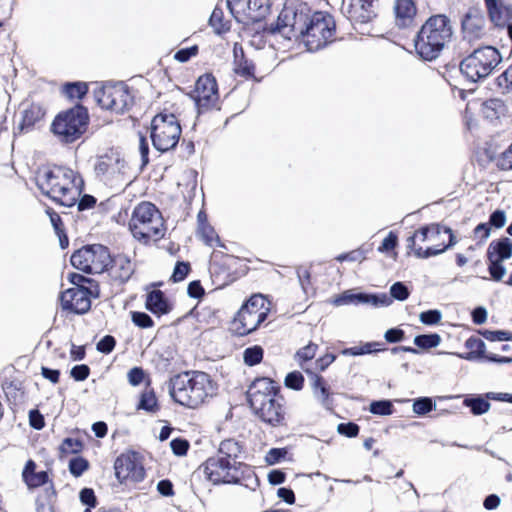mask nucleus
<instances>
[{"mask_svg": "<svg viewBox=\"0 0 512 512\" xmlns=\"http://www.w3.org/2000/svg\"><path fill=\"white\" fill-rule=\"evenodd\" d=\"M217 391V382L203 371H184L169 381V394L173 401L189 409H197L209 402Z\"/></svg>", "mask_w": 512, "mask_h": 512, "instance_id": "f257e3e1", "label": "nucleus"}, {"mask_svg": "<svg viewBox=\"0 0 512 512\" xmlns=\"http://www.w3.org/2000/svg\"><path fill=\"white\" fill-rule=\"evenodd\" d=\"M36 182L43 194L66 207L78 201L83 186V180L75 171L61 166L40 171Z\"/></svg>", "mask_w": 512, "mask_h": 512, "instance_id": "f03ea898", "label": "nucleus"}, {"mask_svg": "<svg viewBox=\"0 0 512 512\" xmlns=\"http://www.w3.org/2000/svg\"><path fill=\"white\" fill-rule=\"evenodd\" d=\"M453 27L444 14L429 17L421 26L415 39V50L424 60L436 59L451 41Z\"/></svg>", "mask_w": 512, "mask_h": 512, "instance_id": "7ed1b4c3", "label": "nucleus"}, {"mask_svg": "<svg viewBox=\"0 0 512 512\" xmlns=\"http://www.w3.org/2000/svg\"><path fill=\"white\" fill-rule=\"evenodd\" d=\"M129 228L133 237L144 243L162 238L165 232L162 215L150 202H142L135 207Z\"/></svg>", "mask_w": 512, "mask_h": 512, "instance_id": "20e7f679", "label": "nucleus"}, {"mask_svg": "<svg viewBox=\"0 0 512 512\" xmlns=\"http://www.w3.org/2000/svg\"><path fill=\"white\" fill-rule=\"evenodd\" d=\"M502 57L492 46L475 49L460 64L462 74L472 82L484 79L499 65Z\"/></svg>", "mask_w": 512, "mask_h": 512, "instance_id": "39448f33", "label": "nucleus"}, {"mask_svg": "<svg viewBox=\"0 0 512 512\" xmlns=\"http://www.w3.org/2000/svg\"><path fill=\"white\" fill-rule=\"evenodd\" d=\"M88 120L87 109L77 105L59 113L52 122L51 131L61 142L72 143L86 131Z\"/></svg>", "mask_w": 512, "mask_h": 512, "instance_id": "423d86ee", "label": "nucleus"}, {"mask_svg": "<svg viewBox=\"0 0 512 512\" xmlns=\"http://www.w3.org/2000/svg\"><path fill=\"white\" fill-rule=\"evenodd\" d=\"M198 471L213 485H237L251 478V476L242 471V466H234V464L216 455L207 458L198 467Z\"/></svg>", "mask_w": 512, "mask_h": 512, "instance_id": "0eeeda50", "label": "nucleus"}, {"mask_svg": "<svg viewBox=\"0 0 512 512\" xmlns=\"http://www.w3.org/2000/svg\"><path fill=\"white\" fill-rule=\"evenodd\" d=\"M181 133L179 120L172 113H159L151 121V140L155 149L160 152L174 149Z\"/></svg>", "mask_w": 512, "mask_h": 512, "instance_id": "6e6552de", "label": "nucleus"}, {"mask_svg": "<svg viewBox=\"0 0 512 512\" xmlns=\"http://www.w3.org/2000/svg\"><path fill=\"white\" fill-rule=\"evenodd\" d=\"M333 17L324 12L308 15L302 39L309 51H317L332 42L335 34Z\"/></svg>", "mask_w": 512, "mask_h": 512, "instance_id": "1a4fd4ad", "label": "nucleus"}, {"mask_svg": "<svg viewBox=\"0 0 512 512\" xmlns=\"http://www.w3.org/2000/svg\"><path fill=\"white\" fill-rule=\"evenodd\" d=\"M269 304L263 295H253L238 311L234 318L232 329L239 335H246L266 319Z\"/></svg>", "mask_w": 512, "mask_h": 512, "instance_id": "9d476101", "label": "nucleus"}, {"mask_svg": "<svg viewBox=\"0 0 512 512\" xmlns=\"http://www.w3.org/2000/svg\"><path fill=\"white\" fill-rule=\"evenodd\" d=\"M71 264L78 270L89 274L104 272L111 264V256L103 245H90L75 251Z\"/></svg>", "mask_w": 512, "mask_h": 512, "instance_id": "9b49d317", "label": "nucleus"}, {"mask_svg": "<svg viewBox=\"0 0 512 512\" xmlns=\"http://www.w3.org/2000/svg\"><path fill=\"white\" fill-rule=\"evenodd\" d=\"M309 9L306 5L299 8L284 7L278 16L275 30L286 39L303 36L308 21Z\"/></svg>", "mask_w": 512, "mask_h": 512, "instance_id": "f8f14e48", "label": "nucleus"}, {"mask_svg": "<svg viewBox=\"0 0 512 512\" xmlns=\"http://www.w3.org/2000/svg\"><path fill=\"white\" fill-rule=\"evenodd\" d=\"M98 104L116 113L125 112L132 103L128 87L123 83L106 84L95 91Z\"/></svg>", "mask_w": 512, "mask_h": 512, "instance_id": "ddd939ff", "label": "nucleus"}, {"mask_svg": "<svg viewBox=\"0 0 512 512\" xmlns=\"http://www.w3.org/2000/svg\"><path fill=\"white\" fill-rule=\"evenodd\" d=\"M253 414L264 424L279 428L285 427L288 423L289 408L287 402L281 392L277 396L263 404Z\"/></svg>", "mask_w": 512, "mask_h": 512, "instance_id": "4468645a", "label": "nucleus"}, {"mask_svg": "<svg viewBox=\"0 0 512 512\" xmlns=\"http://www.w3.org/2000/svg\"><path fill=\"white\" fill-rule=\"evenodd\" d=\"M115 476L120 483H138L144 480L146 471L139 454L129 451L120 454L114 462Z\"/></svg>", "mask_w": 512, "mask_h": 512, "instance_id": "2eb2a0df", "label": "nucleus"}, {"mask_svg": "<svg viewBox=\"0 0 512 512\" xmlns=\"http://www.w3.org/2000/svg\"><path fill=\"white\" fill-rule=\"evenodd\" d=\"M281 392V387L269 377H257L248 386L246 397L252 412Z\"/></svg>", "mask_w": 512, "mask_h": 512, "instance_id": "dca6fc26", "label": "nucleus"}, {"mask_svg": "<svg viewBox=\"0 0 512 512\" xmlns=\"http://www.w3.org/2000/svg\"><path fill=\"white\" fill-rule=\"evenodd\" d=\"M440 235L441 229L438 225L423 227L416 231L414 235L408 238V248L414 251V254L417 258H429L431 256H436L444 252L448 245H443L442 247L429 246L426 249H423L421 246L417 245V242L434 243L437 241Z\"/></svg>", "mask_w": 512, "mask_h": 512, "instance_id": "f3484780", "label": "nucleus"}, {"mask_svg": "<svg viewBox=\"0 0 512 512\" xmlns=\"http://www.w3.org/2000/svg\"><path fill=\"white\" fill-rule=\"evenodd\" d=\"M8 404L13 408L25 405L29 400L26 378L20 373L13 372L5 375L0 383Z\"/></svg>", "mask_w": 512, "mask_h": 512, "instance_id": "a211bd4d", "label": "nucleus"}, {"mask_svg": "<svg viewBox=\"0 0 512 512\" xmlns=\"http://www.w3.org/2000/svg\"><path fill=\"white\" fill-rule=\"evenodd\" d=\"M227 7L237 21H254L265 14L268 0H227Z\"/></svg>", "mask_w": 512, "mask_h": 512, "instance_id": "6ab92c4d", "label": "nucleus"}, {"mask_svg": "<svg viewBox=\"0 0 512 512\" xmlns=\"http://www.w3.org/2000/svg\"><path fill=\"white\" fill-rule=\"evenodd\" d=\"M194 99L200 111L215 107L218 102V90L213 76H200L195 85Z\"/></svg>", "mask_w": 512, "mask_h": 512, "instance_id": "aec40b11", "label": "nucleus"}, {"mask_svg": "<svg viewBox=\"0 0 512 512\" xmlns=\"http://www.w3.org/2000/svg\"><path fill=\"white\" fill-rule=\"evenodd\" d=\"M244 452L245 448L242 442L234 438H227L220 442L216 456L229 461L234 466H242V471L252 476L254 472L251 466L242 460Z\"/></svg>", "mask_w": 512, "mask_h": 512, "instance_id": "412c9836", "label": "nucleus"}, {"mask_svg": "<svg viewBox=\"0 0 512 512\" xmlns=\"http://www.w3.org/2000/svg\"><path fill=\"white\" fill-rule=\"evenodd\" d=\"M90 291L85 287H72L60 296L61 306L65 310L82 314L90 309Z\"/></svg>", "mask_w": 512, "mask_h": 512, "instance_id": "4be33fe9", "label": "nucleus"}, {"mask_svg": "<svg viewBox=\"0 0 512 512\" xmlns=\"http://www.w3.org/2000/svg\"><path fill=\"white\" fill-rule=\"evenodd\" d=\"M463 39L473 43L483 39L486 35L485 17L476 9L469 10L461 22Z\"/></svg>", "mask_w": 512, "mask_h": 512, "instance_id": "5701e85b", "label": "nucleus"}, {"mask_svg": "<svg viewBox=\"0 0 512 512\" xmlns=\"http://www.w3.org/2000/svg\"><path fill=\"white\" fill-rule=\"evenodd\" d=\"M352 303L368 304L374 307H385L392 303V299L385 293L380 295L365 293L354 294L352 291L348 290L332 300V304L335 306H343Z\"/></svg>", "mask_w": 512, "mask_h": 512, "instance_id": "b1692460", "label": "nucleus"}, {"mask_svg": "<svg viewBox=\"0 0 512 512\" xmlns=\"http://www.w3.org/2000/svg\"><path fill=\"white\" fill-rule=\"evenodd\" d=\"M301 369L310 376L316 377L328 368L336 359L335 354H296Z\"/></svg>", "mask_w": 512, "mask_h": 512, "instance_id": "393cba45", "label": "nucleus"}, {"mask_svg": "<svg viewBox=\"0 0 512 512\" xmlns=\"http://www.w3.org/2000/svg\"><path fill=\"white\" fill-rule=\"evenodd\" d=\"M126 162L118 153H110L98 158L95 164V172L98 176L107 178L114 177L118 174H124Z\"/></svg>", "mask_w": 512, "mask_h": 512, "instance_id": "a878e982", "label": "nucleus"}, {"mask_svg": "<svg viewBox=\"0 0 512 512\" xmlns=\"http://www.w3.org/2000/svg\"><path fill=\"white\" fill-rule=\"evenodd\" d=\"M487 15L496 27L505 28L512 20V5L503 0H484Z\"/></svg>", "mask_w": 512, "mask_h": 512, "instance_id": "bb28decb", "label": "nucleus"}, {"mask_svg": "<svg viewBox=\"0 0 512 512\" xmlns=\"http://www.w3.org/2000/svg\"><path fill=\"white\" fill-rule=\"evenodd\" d=\"M37 464L33 459L26 461L22 470V480L29 490L45 486L54 487L53 480L51 479L48 471H36Z\"/></svg>", "mask_w": 512, "mask_h": 512, "instance_id": "cd10ccee", "label": "nucleus"}, {"mask_svg": "<svg viewBox=\"0 0 512 512\" xmlns=\"http://www.w3.org/2000/svg\"><path fill=\"white\" fill-rule=\"evenodd\" d=\"M345 13L353 22L367 23L375 16L373 0H350Z\"/></svg>", "mask_w": 512, "mask_h": 512, "instance_id": "c85d7f7f", "label": "nucleus"}, {"mask_svg": "<svg viewBox=\"0 0 512 512\" xmlns=\"http://www.w3.org/2000/svg\"><path fill=\"white\" fill-rule=\"evenodd\" d=\"M393 10L397 27L407 28L414 24L417 15L414 0H395Z\"/></svg>", "mask_w": 512, "mask_h": 512, "instance_id": "c756f323", "label": "nucleus"}, {"mask_svg": "<svg viewBox=\"0 0 512 512\" xmlns=\"http://www.w3.org/2000/svg\"><path fill=\"white\" fill-rule=\"evenodd\" d=\"M111 273L115 278L120 281H127L134 272L131 260L125 255H118L113 260L111 259Z\"/></svg>", "mask_w": 512, "mask_h": 512, "instance_id": "7c9ffc66", "label": "nucleus"}, {"mask_svg": "<svg viewBox=\"0 0 512 512\" xmlns=\"http://www.w3.org/2000/svg\"><path fill=\"white\" fill-rule=\"evenodd\" d=\"M512 256V240L502 238L498 241H492L488 247V259H497L504 261Z\"/></svg>", "mask_w": 512, "mask_h": 512, "instance_id": "2f4dec72", "label": "nucleus"}, {"mask_svg": "<svg viewBox=\"0 0 512 512\" xmlns=\"http://www.w3.org/2000/svg\"><path fill=\"white\" fill-rule=\"evenodd\" d=\"M146 307L154 314L162 315L169 312L170 307L160 290H153L147 295Z\"/></svg>", "mask_w": 512, "mask_h": 512, "instance_id": "473e14b6", "label": "nucleus"}, {"mask_svg": "<svg viewBox=\"0 0 512 512\" xmlns=\"http://www.w3.org/2000/svg\"><path fill=\"white\" fill-rule=\"evenodd\" d=\"M45 115L44 108L39 104H31L23 111L22 121L19 125L21 131L28 130L39 122Z\"/></svg>", "mask_w": 512, "mask_h": 512, "instance_id": "72a5a7b5", "label": "nucleus"}, {"mask_svg": "<svg viewBox=\"0 0 512 512\" xmlns=\"http://www.w3.org/2000/svg\"><path fill=\"white\" fill-rule=\"evenodd\" d=\"M56 498L55 487L46 488L42 494L36 498L37 512H55L54 502Z\"/></svg>", "mask_w": 512, "mask_h": 512, "instance_id": "f704fd0d", "label": "nucleus"}, {"mask_svg": "<svg viewBox=\"0 0 512 512\" xmlns=\"http://www.w3.org/2000/svg\"><path fill=\"white\" fill-rule=\"evenodd\" d=\"M312 388L314 393L320 399L325 407L329 408L332 404L330 388L322 376H316L313 379Z\"/></svg>", "mask_w": 512, "mask_h": 512, "instance_id": "c9c22d12", "label": "nucleus"}, {"mask_svg": "<svg viewBox=\"0 0 512 512\" xmlns=\"http://www.w3.org/2000/svg\"><path fill=\"white\" fill-rule=\"evenodd\" d=\"M137 409L144 410L149 413H156L160 409L156 394L153 389L146 388L141 393Z\"/></svg>", "mask_w": 512, "mask_h": 512, "instance_id": "e433bc0d", "label": "nucleus"}, {"mask_svg": "<svg viewBox=\"0 0 512 512\" xmlns=\"http://www.w3.org/2000/svg\"><path fill=\"white\" fill-rule=\"evenodd\" d=\"M461 358H464L469 361H473L479 364H485L489 362H494L497 364H506L512 362V357H498L496 354H457Z\"/></svg>", "mask_w": 512, "mask_h": 512, "instance_id": "4c0bfd02", "label": "nucleus"}, {"mask_svg": "<svg viewBox=\"0 0 512 512\" xmlns=\"http://www.w3.org/2000/svg\"><path fill=\"white\" fill-rule=\"evenodd\" d=\"M505 111V105L499 99H490L483 103L482 113L489 120L498 119L501 115H504Z\"/></svg>", "mask_w": 512, "mask_h": 512, "instance_id": "58836bf2", "label": "nucleus"}, {"mask_svg": "<svg viewBox=\"0 0 512 512\" xmlns=\"http://www.w3.org/2000/svg\"><path fill=\"white\" fill-rule=\"evenodd\" d=\"M281 461H294L290 447L271 448L265 455V462L268 465H275Z\"/></svg>", "mask_w": 512, "mask_h": 512, "instance_id": "ea45409f", "label": "nucleus"}, {"mask_svg": "<svg viewBox=\"0 0 512 512\" xmlns=\"http://www.w3.org/2000/svg\"><path fill=\"white\" fill-rule=\"evenodd\" d=\"M463 405L470 408L473 415H482L488 412L491 406L490 402L481 396L466 397Z\"/></svg>", "mask_w": 512, "mask_h": 512, "instance_id": "a19ab883", "label": "nucleus"}, {"mask_svg": "<svg viewBox=\"0 0 512 512\" xmlns=\"http://www.w3.org/2000/svg\"><path fill=\"white\" fill-rule=\"evenodd\" d=\"M84 449V443L79 438L67 437L63 439L59 446L60 457L67 456L70 454H79Z\"/></svg>", "mask_w": 512, "mask_h": 512, "instance_id": "79ce46f5", "label": "nucleus"}, {"mask_svg": "<svg viewBox=\"0 0 512 512\" xmlns=\"http://www.w3.org/2000/svg\"><path fill=\"white\" fill-rule=\"evenodd\" d=\"M441 342L440 335L434 333V334H427V335H419L414 338V344L419 347L420 349H432L439 346Z\"/></svg>", "mask_w": 512, "mask_h": 512, "instance_id": "37998d69", "label": "nucleus"}, {"mask_svg": "<svg viewBox=\"0 0 512 512\" xmlns=\"http://www.w3.org/2000/svg\"><path fill=\"white\" fill-rule=\"evenodd\" d=\"M68 467L70 473L78 478L90 468V463L86 458L78 456L69 461Z\"/></svg>", "mask_w": 512, "mask_h": 512, "instance_id": "c03bdc74", "label": "nucleus"}, {"mask_svg": "<svg viewBox=\"0 0 512 512\" xmlns=\"http://www.w3.org/2000/svg\"><path fill=\"white\" fill-rule=\"evenodd\" d=\"M284 385L289 389L300 391L305 385V378L300 371L295 370L285 376Z\"/></svg>", "mask_w": 512, "mask_h": 512, "instance_id": "a18cd8bd", "label": "nucleus"}, {"mask_svg": "<svg viewBox=\"0 0 512 512\" xmlns=\"http://www.w3.org/2000/svg\"><path fill=\"white\" fill-rule=\"evenodd\" d=\"M210 25L217 33H221L229 29L227 21H224L223 11L220 8H215L209 19Z\"/></svg>", "mask_w": 512, "mask_h": 512, "instance_id": "49530a36", "label": "nucleus"}, {"mask_svg": "<svg viewBox=\"0 0 512 512\" xmlns=\"http://www.w3.org/2000/svg\"><path fill=\"white\" fill-rule=\"evenodd\" d=\"M88 87L85 83H69L65 85L64 92L70 99H80L87 93Z\"/></svg>", "mask_w": 512, "mask_h": 512, "instance_id": "de8ad7c7", "label": "nucleus"}, {"mask_svg": "<svg viewBox=\"0 0 512 512\" xmlns=\"http://www.w3.org/2000/svg\"><path fill=\"white\" fill-rule=\"evenodd\" d=\"M80 501L87 506L85 512H91L98 504L97 497L92 488H83L79 493Z\"/></svg>", "mask_w": 512, "mask_h": 512, "instance_id": "09e8293b", "label": "nucleus"}, {"mask_svg": "<svg viewBox=\"0 0 512 512\" xmlns=\"http://www.w3.org/2000/svg\"><path fill=\"white\" fill-rule=\"evenodd\" d=\"M393 410V404L388 400L374 401L370 404V412L375 415H391Z\"/></svg>", "mask_w": 512, "mask_h": 512, "instance_id": "8fccbe9b", "label": "nucleus"}, {"mask_svg": "<svg viewBox=\"0 0 512 512\" xmlns=\"http://www.w3.org/2000/svg\"><path fill=\"white\" fill-rule=\"evenodd\" d=\"M435 404L428 397L418 398L413 403V412L417 415H425L433 410Z\"/></svg>", "mask_w": 512, "mask_h": 512, "instance_id": "3c124183", "label": "nucleus"}, {"mask_svg": "<svg viewBox=\"0 0 512 512\" xmlns=\"http://www.w3.org/2000/svg\"><path fill=\"white\" fill-rule=\"evenodd\" d=\"M496 82L502 93L512 92V67L499 75Z\"/></svg>", "mask_w": 512, "mask_h": 512, "instance_id": "603ef678", "label": "nucleus"}, {"mask_svg": "<svg viewBox=\"0 0 512 512\" xmlns=\"http://www.w3.org/2000/svg\"><path fill=\"white\" fill-rule=\"evenodd\" d=\"M419 320L425 325H436L442 320V312L437 309L421 312Z\"/></svg>", "mask_w": 512, "mask_h": 512, "instance_id": "864d4df0", "label": "nucleus"}, {"mask_svg": "<svg viewBox=\"0 0 512 512\" xmlns=\"http://www.w3.org/2000/svg\"><path fill=\"white\" fill-rule=\"evenodd\" d=\"M199 234L201 238L205 241V243L209 246H214L219 241L218 236L215 234L214 229L209 225L200 223Z\"/></svg>", "mask_w": 512, "mask_h": 512, "instance_id": "5fc2aeb1", "label": "nucleus"}, {"mask_svg": "<svg viewBox=\"0 0 512 512\" xmlns=\"http://www.w3.org/2000/svg\"><path fill=\"white\" fill-rule=\"evenodd\" d=\"M170 447L172 449V452L176 456H184L187 454V452L190 448V444H189L188 440L178 437V438L173 439L170 442Z\"/></svg>", "mask_w": 512, "mask_h": 512, "instance_id": "6e6d98bb", "label": "nucleus"}, {"mask_svg": "<svg viewBox=\"0 0 512 512\" xmlns=\"http://www.w3.org/2000/svg\"><path fill=\"white\" fill-rule=\"evenodd\" d=\"M489 262V272L491 274V277L495 281H500L506 274V269L502 264L503 261L497 259H489Z\"/></svg>", "mask_w": 512, "mask_h": 512, "instance_id": "4d7b16f0", "label": "nucleus"}, {"mask_svg": "<svg viewBox=\"0 0 512 512\" xmlns=\"http://www.w3.org/2000/svg\"><path fill=\"white\" fill-rule=\"evenodd\" d=\"M337 431L341 435L353 438L358 436L360 427L354 422L340 423L337 427Z\"/></svg>", "mask_w": 512, "mask_h": 512, "instance_id": "13d9d810", "label": "nucleus"}, {"mask_svg": "<svg viewBox=\"0 0 512 512\" xmlns=\"http://www.w3.org/2000/svg\"><path fill=\"white\" fill-rule=\"evenodd\" d=\"M390 294L392 298L399 301H404L408 298L409 291L402 282H396L391 286Z\"/></svg>", "mask_w": 512, "mask_h": 512, "instance_id": "bf43d9fd", "label": "nucleus"}, {"mask_svg": "<svg viewBox=\"0 0 512 512\" xmlns=\"http://www.w3.org/2000/svg\"><path fill=\"white\" fill-rule=\"evenodd\" d=\"M482 335L489 341H511L512 333L508 331H490L485 330Z\"/></svg>", "mask_w": 512, "mask_h": 512, "instance_id": "052dcab7", "label": "nucleus"}, {"mask_svg": "<svg viewBox=\"0 0 512 512\" xmlns=\"http://www.w3.org/2000/svg\"><path fill=\"white\" fill-rule=\"evenodd\" d=\"M70 375L75 381H84L90 375V368L86 364L75 365Z\"/></svg>", "mask_w": 512, "mask_h": 512, "instance_id": "680f3d73", "label": "nucleus"}, {"mask_svg": "<svg viewBox=\"0 0 512 512\" xmlns=\"http://www.w3.org/2000/svg\"><path fill=\"white\" fill-rule=\"evenodd\" d=\"M29 424L36 430H41L45 426L44 416L38 409H32L29 412Z\"/></svg>", "mask_w": 512, "mask_h": 512, "instance_id": "e2e57ef3", "label": "nucleus"}, {"mask_svg": "<svg viewBox=\"0 0 512 512\" xmlns=\"http://www.w3.org/2000/svg\"><path fill=\"white\" fill-rule=\"evenodd\" d=\"M132 321L135 325L141 327V328H148L151 327L153 324L152 319L149 315L143 312H134L132 314Z\"/></svg>", "mask_w": 512, "mask_h": 512, "instance_id": "0e129e2a", "label": "nucleus"}, {"mask_svg": "<svg viewBox=\"0 0 512 512\" xmlns=\"http://www.w3.org/2000/svg\"><path fill=\"white\" fill-rule=\"evenodd\" d=\"M197 52H198L197 46H192V47L181 49V50L177 51L174 55V58L177 61L184 63V62H187L191 57L195 56L197 54Z\"/></svg>", "mask_w": 512, "mask_h": 512, "instance_id": "69168bd1", "label": "nucleus"}, {"mask_svg": "<svg viewBox=\"0 0 512 512\" xmlns=\"http://www.w3.org/2000/svg\"><path fill=\"white\" fill-rule=\"evenodd\" d=\"M189 271V264L184 262H178L174 268L172 279L174 282L182 281Z\"/></svg>", "mask_w": 512, "mask_h": 512, "instance_id": "338daca9", "label": "nucleus"}, {"mask_svg": "<svg viewBox=\"0 0 512 512\" xmlns=\"http://www.w3.org/2000/svg\"><path fill=\"white\" fill-rule=\"evenodd\" d=\"M498 165L503 170L512 169V144L505 152L502 153Z\"/></svg>", "mask_w": 512, "mask_h": 512, "instance_id": "774afa93", "label": "nucleus"}]
</instances>
